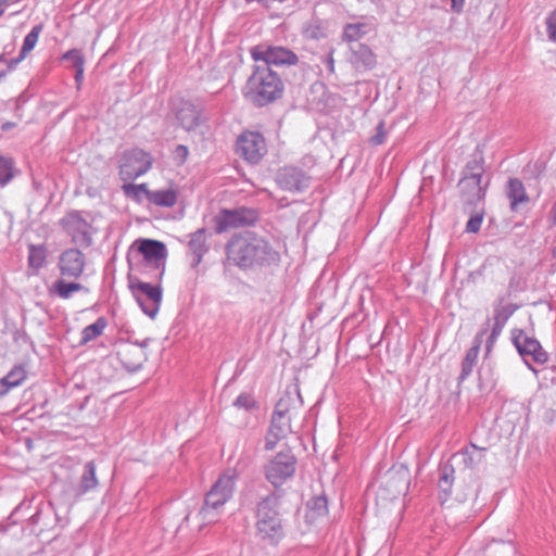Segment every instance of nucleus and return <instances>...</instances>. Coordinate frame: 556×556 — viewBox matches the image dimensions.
<instances>
[{"label": "nucleus", "instance_id": "nucleus-1", "mask_svg": "<svg viewBox=\"0 0 556 556\" xmlns=\"http://www.w3.org/2000/svg\"><path fill=\"white\" fill-rule=\"evenodd\" d=\"M227 260L241 269L276 265L279 252L264 238L252 231L235 235L226 244Z\"/></svg>", "mask_w": 556, "mask_h": 556}, {"label": "nucleus", "instance_id": "nucleus-2", "mask_svg": "<svg viewBox=\"0 0 556 556\" xmlns=\"http://www.w3.org/2000/svg\"><path fill=\"white\" fill-rule=\"evenodd\" d=\"M238 473L229 468L220 473L211 489L206 492L204 503L197 517L202 525L214 523L218 520L225 504L232 497Z\"/></svg>", "mask_w": 556, "mask_h": 556}, {"label": "nucleus", "instance_id": "nucleus-3", "mask_svg": "<svg viewBox=\"0 0 556 556\" xmlns=\"http://www.w3.org/2000/svg\"><path fill=\"white\" fill-rule=\"evenodd\" d=\"M283 93V83L279 75L266 65H255L249 77L243 94L257 106H264L279 99Z\"/></svg>", "mask_w": 556, "mask_h": 556}, {"label": "nucleus", "instance_id": "nucleus-4", "mask_svg": "<svg viewBox=\"0 0 556 556\" xmlns=\"http://www.w3.org/2000/svg\"><path fill=\"white\" fill-rule=\"evenodd\" d=\"M279 496L270 493L256 505V535L265 543L276 546L285 538V528L279 510Z\"/></svg>", "mask_w": 556, "mask_h": 556}, {"label": "nucleus", "instance_id": "nucleus-5", "mask_svg": "<svg viewBox=\"0 0 556 556\" xmlns=\"http://www.w3.org/2000/svg\"><path fill=\"white\" fill-rule=\"evenodd\" d=\"M485 159L483 147L478 144L462 170L458 187L469 201L481 200L490 186V177L485 176Z\"/></svg>", "mask_w": 556, "mask_h": 556}, {"label": "nucleus", "instance_id": "nucleus-6", "mask_svg": "<svg viewBox=\"0 0 556 556\" xmlns=\"http://www.w3.org/2000/svg\"><path fill=\"white\" fill-rule=\"evenodd\" d=\"M138 253L142 256L140 271L150 279L161 281L166 266L165 244L152 239H142L139 241Z\"/></svg>", "mask_w": 556, "mask_h": 556}, {"label": "nucleus", "instance_id": "nucleus-7", "mask_svg": "<svg viewBox=\"0 0 556 556\" xmlns=\"http://www.w3.org/2000/svg\"><path fill=\"white\" fill-rule=\"evenodd\" d=\"M129 289L142 313L154 319L160 311L163 299V289L160 281L152 285L139 279H130Z\"/></svg>", "mask_w": 556, "mask_h": 556}, {"label": "nucleus", "instance_id": "nucleus-8", "mask_svg": "<svg viewBox=\"0 0 556 556\" xmlns=\"http://www.w3.org/2000/svg\"><path fill=\"white\" fill-rule=\"evenodd\" d=\"M152 164L151 153L139 148L125 150L118 160L119 177L123 181L135 180L148 173Z\"/></svg>", "mask_w": 556, "mask_h": 556}, {"label": "nucleus", "instance_id": "nucleus-9", "mask_svg": "<svg viewBox=\"0 0 556 556\" xmlns=\"http://www.w3.org/2000/svg\"><path fill=\"white\" fill-rule=\"evenodd\" d=\"M251 58L255 62H262V65L292 66L298 64V55L290 49L281 46L257 45L250 50Z\"/></svg>", "mask_w": 556, "mask_h": 556}, {"label": "nucleus", "instance_id": "nucleus-10", "mask_svg": "<svg viewBox=\"0 0 556 556\" xmlns=\"http://www.w3.org/2000/svg\"><path fill=\"white\" fill-rule=\"evenodd\" d=\"M296 468V458L291 451L279 452L265 466V477L275 488L290 479Z\"/></svg>", "mask_w": 556, "mask_h": 556}, {"label": "nucleus", "instance_id": "nucleus-11", "mask_svg": "<svg viewBox=\"0 0 556 556\" xmlns=\"http://www.w3.org/2000/svg\"><path fill=\"white\" fill-rule=\"evenodd\" d=\"M60 225L71 237L72 242L89 248L92 244L91 225L79 211H72L60 219Z\"/></svg>", "mask_w": 556, "mask_h": 556}, {"label": "nucleus", "instance_id": "nucleus-12", "mask_svg": "<svg viewBox=\"0 0 556 556\" xmlns=\"http://www.w3.org/2000/svg\"><path fill=\"white\" fill-rule=\"evenodd\" d=\"M213 220L216 233H223L232 228L253 224L256 220V214L253 210L245 207L224 208L218 212Z\"/></svg>", "mask_w": 556, "mask_h": 556}, {"label": "nucleus", "instance_id": "nucleus-13", "mask_svg": "<svg viewBox=\"0 0 556 556\" xmlns=\"http://www.w3.org/2000/svg\"><path fill=\"white\" fill-rule=\"evenodd\" d=\"M513 341L523 362L533 372H538V370L532 364L543 365L547 362V353L542 349L536 339L528 337L523 331H519L514 336Z\"/></svg>", "mask_w": 556, "mask_h": 556}, {"label": "nucleus", "instance_id": "nucleus-14", "mask_svg": "<svg viewBox=\"0 0 556 556\" xmlns=\"http://www.w3.org/2000/svg\"><path fill=\"white\" fill-rule=\"evenodd\" d=\"M291 432V418L288 408L280 401L273 413L270 426L265 439V450L271 451L277 443Z\"/></svg>", "mask_w": 556, "mask_h": 556}, {"label": "nucleus", "instance_id": "nucleus-15", "mask_svg": "<svg viewBox=\"0 0 556 556\" xmlns=\"http://www.w3.org/2000/svg\"><path fill=\"white\" fill-rule=\"evenodd\" d=\"M236 151L248 163L256 164L265 155L267 148L260 132L245 131L237 139Z\"/></svg>", "mask_w": 556, "mask_h": 556}, {"label": "nucleus", "instance_id": "nucleus-16", "mask_svg": "<svg viewBox=\"0 0 556 556\" xmlns=\"http://www.w3.org/2000/svg\"><path fill=\"white\" fill-rule=\"evenodd\" d=\"M85 267L86 257L79 249H66L59 256L58 268L62 277L78 279L83 276Z\"/></svg>", "mask_w": 556, "mask_h": 556}, {"label": "nucleus", "instance_id": "nucleus-17", "mask_svg": "<svg viewBox=\"0 0 556 556\" xmlns=\"http://www.w3.org/2000/svg\"><path fill=\"white\" fill-rule=\"evenodd\" d=\"M277 184L287 191H303L309 187V176L298 167H285L277 174Z\"/></svg>", "mask_w": 556, "mask_h": 556}, {"label": "nucleus", "instance_id": "nucleus-18", "mask_svg": "<svg viewBox=\"0 0 556 556\" xmlns=\"http://www.w3.org/2000/svg\"><path fill=\"white\" fill-rule=\"evenodd\" d=\"M346 60L356 72L370 71L377 64L376 54L372 52L371 48L365 43H354L350 46Z\"/></svg>", "mask_w": 556, "mask_h": 556}, {"label": "nucleus", "instance_id": "nucleus-19", "mask_svg": "<svg viewBox=\"0 0 556 556\" xmlns=\"http://www.w3.org/2000/svg\"><path fill=\"white\" fill-rule=\"evenodd\" d=\"M150 339H146L142 342L130 343L122 352V362L128 371L136 372L141 369L143 363L147 361L148 355L146 349L148 348Z\"/></svg>", "mask_w": 556, "mask_h": 556}, {"label": "nucleus", "instance_id": "nucleus-20", "mask_svg": "<svg viewBox=\"0 0 556 556\" xmlns=\"http://www.w3.org/2000/svg\"><path fill=\"white\" fill-rule=\"evenodd\" d=\"M189 237L188 249L192 255L191 268L195 269L202 262L203 256L208 252V232L205 228H199L190 233Z\"/></svg>", "mask_w": 556, "mask_h": 556}, {"label": "nucleus", "instance_id": "nucleus-21", "mask_svg": "<svg viewBox=\"0 0 556 556\" xmlns=\"http://www.w3.org/2000/svg\"><path fill=\"white\" fill-rule=\"evenodd\" d=\"M180 126L187 130H194L202 123L201 111L193 103L185 101L180 104L176 113Z\"/></svg>", "mask_w": 556, "mask_h": 556}, {"label": "nucleus", "instance_id": "nucleus-22", "mask_svg": "<svg viewBox=\"0 0 556 556\" xmlns=\"http://www.w3.org/2000/svg\"><path fill=\"white\" fill-rule=\"evenodd\" d=\"M375 29V25L369 21H358L354 23H348L344 25L342 30V41L346 42L348 46L354 43H361L359 40Z\"/></svg>", "mask_w": 556, "mask_h": 556}, {"label": "nucleus", "instance_id": "nucleus-23", "mask_svg": "<svg viewBox=\"0 0 556 556\" xmlns=\"http://www.w3.org/2000/svg\"><path fill=\"white\" fill-rule=\"evenodd\" d=\"M485 333H486V330H481L480 332H478L475 336L472 345L466 352L465 358L462 363V371H460V376H459L460 380H465L466 378H468L471 375L473 367L477 364L480 346L483 342V337Z\"/></svg>", "mask_w": 556, "mask_h": 556}, {"label": "nucleus", "instance_id": "nucleus-24", "mask_svg": "<svg viewBox=\"0 0 556 556\" xmlns=\"http://www.w3.org/2000/svg\"><path fill=\"white\" fill-rule=\"evenodd\" d=\"M48 250L45 244L28 245V274L37 275L46 266Z\"/></svg>", "mask_w": 556, "mask_h": 556}, {"label": "nucleus", "instance_id": "nucleus-25", "mask_svg": "<svg viewBox=\"0 0 556 556\" xmlns=\"http://www.w3.org/2000/svg\"><path fill=\"white\" fill-rule=\"evenodd\" d=\"M147 200L159 207H173L178 200V191L174 188L150 190L147 192Z\"/></svg>", "mask_w": 556, "mask_h": 556}, {"label": "nucleus", "instance_id": "nucleus-26", "mask_svg": "<svg viewBox=\"0 0 556 556\" xmlns=\"http://www.w3.org/2000/svg\"><path fill=\"white\" fill-rule=\"evenodd\" d=\"M506 195L509 199L511 211H516L519 204L527 203L529 197L522 181L518 178H509L506 188Z\"/></svg>", "mask_w": 556, "mask_h": 556}, {"label": "nucleus", "instance_id": "nucleus-27", "mask_svg": "<svg viewBox=\"0 0 556 556\" xmlns=\"http://www.w3.org/2000/svg\"><path fill=\"white\" fill-rule=\"evenodd\" d=\"M89 292V289L81 283L78 282H67L63 279H58L53 282L50 292L53 295L62 300H68L72 298L75 292Z\"/></svg>", "mask_w": 556, "mask_h": 556}, {"label": "nucleus", "instance_id": "nucleus-28", "mask_svg": "<svg viewBox=\"0 0 556 556\" xmlns=\"http://www.w3.org/2000/svg\"><path fill=\"white\" fill-rule=\"evenodd\" d=\"M98 486V479L96 476V465L94 463L88 462L84 466V471L80 477V482L78 488L76 489V496H81L89 491L96 489Z\"/></svg>", "mask_w": 556, "mask_h": 556}, {"label": "nucleus", "instance_id": "nucleus-29", "mask_svg": "<svg viewBox=\"0 0 556 556\" xmlns=\"http://www.w3.org/2000/svg\"><path fill=\"white\" fill-rule=\"evenodd\" d=\"M42 30V25H35L31 30L25 36L20 54L15 60V63L23 61L26 55L35 48L38 42L39 35Z\"/></svg>", "mask_w": 556, "mask_h": 556}, {"label": "nucleus", "instance_id": "nucleus-30", "mask_svg": "<svg viewBox=\"0 0 556 556\" xmlns=\"http://www.w3.org/2000/svg\"><path fill=\"white\" fill-rule=\"evenodd\" d=\"M108 327V319L103 316L97 318V320L85 327L81 331V343H88L98 337H100L105 328Z\"/></svg>", "mask_w": 556, "mask_h": 556}, {"label": "nucleus", "instance_id": "nucleus-31", "mask_svg": "<svg viewBox=\"0 0 556 556\" xmlns=\"http://www.w3.org/2000/svg\"><path fill=\"white\" fill-rule=\"evenodd\" d=\"M513 314V311L506 312L503 311H496L494 316V325L491 331V334L488 338L486 341V350L490 351L493 342L495 341L496 337L501 333L506 320L509 318V316Z\"/></svg>", "mask_w": 556, "mask_h": 556}, {"label": "nucleus", "instance_id": "nucleus-32", "mask_svg": "<svg viewBox=\"0 0 556 556\" xmlns=\"http://www.w3.org/2000/svg\"><path fill=\"white\" fill-rule=\"evenodd\" d=\"M26 370L23 366H14L3 378H1L2 382L5 387H8V391L13 388H16L23 383L26 379Z\"/></svg>", "mask_w": 556, "mask_h": 556}, {"label": "nucleus", "instance_id": "nucleus-33", "mask_svg": "<svg viewBox=\"0 0 556 556\" xmlns=\"http://www.w3.org/2000/svg\"><path fill=\"white\" fill-rule=\"evenodd\" d=\"M484 451L485 448L478 447L476 444H471L469 447H466L463 452L466 466L475 467L481 463Z\"/></svg>", "mask_w": 556, "mask_h": 556}, {"label": "nucleus", "instance_id": "nucleus-34", "mask_svg": "<svg viewBox=\"0 0 556 556\" xmlns=\"http://www.w3.org/2000/svg\"><path fill=\"white\" fill-rule=\"evenodd\" d=\"M123 191L126 194V197L131 198L136 202H141L142 194L147 198V192H150V190L147 187V184H127L123 186Z\"/></svg>", "mask_w": 556, "mask_h": 556}, {"label": "nucleus", "instance_id": "nucleus-35", "mask_svg": "<svg viewBox=\"0 0 556 556\" xmlns=\"http://www.w3.org/2000/svg\"><path fill=\"white\" fill-rule=\"evenodd\" d=\"M14 163L11 159L0 155V186L4 187L13 178Z\"/></svg>", "mask_w": 556, "mask_h": 556}, {"label": "nucleus", "instance_id": "nucleus-36", "mask_svg": "<svg viewBox=\"0 0 556 556\" xmlns=\"http://www.w3.org/2000/svg\"><path fill=\"white\" fill-rule=\"evenodd\" d=\"M453 481L454 469L444 468L439 479V489L441 492L445 493L446 496L451 495Z\"/></svg>", "mask_w": 556, "mask_h": 556}, {"label": "nucleus", "instance_id": "nucleus-37", "mask_svg": "<svg viewBox=\"0 0 556 556\" xmlns=\"http://www.w3.org/2000/svg\"><path fill=\"white\" fill-rule=\"evenodd\" d=\"M233 405L238 408L251 410L256 407V401L254 400L252 394L241 393L235 400Z\"/></svg>", "mask_w": 556, "mask_h": 556}, {"label": "nucleus", "instance_id": "nucleus-38", "mask_svg": "<svg viewBox=\"0 0 556 556\" xmlns=\"http://www.w3.org/2000/svg\"><path fill=\"white\" fill-rule=\"evenodd\" d=\"M307 507L317 515L327 513V498L325 496H315L307 502Z\"/></svg>", "mask_w": 556, "mask_h": 556}, {"label": "nucleus", "instance_id": "nucleus-39", "mask_svg": "<svg viewBox=\"0 0 556 556\" xmlns=\"http://www.w3.org/2000/svg\"><path fill=\"white\" fill-rule=\"evenodd\" d=\"M63 60H67V61H71L74 68L79 66V65H84L85 64V59H84V55L83 53L77 50V49H71L68 50L67 52H65L62 56Z\"/></svg>", "mask_w": 556, "mask_h": 556}, {"label": "nucleus", "instance_id": "nucleus-40", "mask_svg": "<svg viewBox=\"0 0 556 556\" xmlns=\"http://www.w3.org/2000/svg\"><path fill=\"white\" fill-rule=\"evenodd\" d=\"M189 155V149L185 144H178L173 151V160L177 165L186 163Z\"/></svg>", "mask_w": 556, "mask_h": 556}, {"label": "nucleus", "instance_id": "nucleus-41", "mask_svg": "<svg viewBox=\"0 0 556 556\" xmlns=\"http://www.w3.org/2000/svg\"><path fill=\"white\" fill-rule=\"evenodd\" d=\"M546 31L548 39L556 42V9L546 18Z\"/></svg>", "mask_w": 556, "mask_h": 556}, {"label": "nucleus", "instance_id": "nucleus-42", "mask_svg": "<svg viewBox=\"0 0 556 556\" xmlns=\"http://www.w3.org/2000/svg\"><path fill=\"white\" fill-rule=\"evenodd\" d=\"M387 139V131L384 129V122L381 121L377 125L376 135L370 138V143L374 146L382 144Z\"/></svg>", "mask_w": 556, "mask_h": 556}, {"label": "nucleus", "instance_id": "nucleus-43", "mask_svg": "<svg viewBox=\"0 0 556 556\" xmlns=\"http://www.w3.org/2000/svg\"><path fill=\"white\" fill-rule=\"evenodd\" d=\"M482 216L481 215H475L469 218L466 225V230L468 232H478L482 225Z\"/></svg>", "mask_w": 556, "mask_h": 556}, {"label": "nucleus", "instance_id": "nucleus-44", "mask_svg": "<svg viewBox=\"0 0 556 556\" xmlns=\"http://www.w3.org/2000/svg\"><path fill=\"white\" fill-rule=\"evenodd\" d=\"M324 63H325V66L327 68V71L331 74L334 73V58H333V52H329L325 59H324Z\"/></svg>", "mask_w": 556, "mask_h": 556}, {"label": "nucleus", "instance_id": "nucleus-45", "mask_svg": "<svg viewBox=\"0 0 556 556\" xmlns=\"http://www.w3.org/2000/svg\"><path fill=\"white\" fill-rule=\"evenodd\" d=\"M465 4V0H451V8L454 12H462Z\"/></svg>", "mask_w": 556, "mask_h": 556}, {"label": "nucleus", "instance_id": "nucleus-46", "mask_svg": "<svg viewBox=\"0 0 556 556\" xmlns=\"http://www.w3.org/2000/svg\"><path fill=\"white\" fill-rule=\"evenodd\" d=\"M75 81L77 83V85H80L84 78V65H79L75 67Z\"/></svg>", "mask_w": 556, "mask_h": 556}, {"label": "nucleus", "instance_id": "nucleus-47", "mask_svg": "<svg viewBox=\"0 0 556 556\" xmlns=\"http://www.w3.org/2000/svg\"><path fill=\"white\" fill-rule=\"evenodd\" d=\"M549 223L553 227H556V200L553 206L551 207L549 214H548Z\"/></svg>", "mask_w": 556, "mask_h": 556}, {"label": "nucleus", "instance_id": "nucleus-48", "mask_svg": "<svg viewBox=\"0 0 556 556\" xmlns=\"http://www.w3.org/2000/svg\"><path fill=\"white\" fill-rule=\"evenodd\" d=\"M15 126H16V124L13 123V122H5V123L2 124L1 130L2 131H9V130L13 129Z\"/></svg>", "mask_w": 556, "mask_h": 556}, {"label": "nucleus", "instance_id": "nucleus-49", "mask_svg": "<svg viewBox=\"0 0 556 556\" xmlns=\"http://www.w3.org/2000/svg\"><path fill=\"white\" fill-rule=\"evenodd\" d=\"M8 392V387H5L2 380L0 379V397L4 396Z\"/></svg>", "mask_w": 556, "mask_h": 556}, {"label": "nucleus", "instance_id": "nucleus-50", "mask_svg": "<svg viewBox=\"0 0 556 556\" xmlns=\"http://www.w3.org/2000/svg\"><path fill=\"white\" fill-rule=\"evenodd\" d=\"M7 531H8V526L1 523L0 525V535L5 534Z\"/></svg>", "mask_w": 556, "mask_h": 556}, {"label": "nucleus", "instance_id": "nucleus-51", "mask_svg": "<svg viewBox=\"0 0 556 556\" xmlns=\"http://www.w3.org/2000/svg\"><path fill=\"white\" fill-rule=\"evenodd\" d=\"M5 1H0V16L4 13Z\"/></svg>", "mask_w": 556, "mask_h": 556}, {"label": "nucleus", "instance_id": "nucleus-52", "mask_svg": "<svg viewBox=\"0 0 556 556\" xmlns=\"http://www.w3.org/2000/svg\"><path fill=\"white\" fill-rule=\"evenodd\" d=\"M15 60H16V59H14V60H12V61L10 62V67H11V68H13L15 65H17V64H18V63H15Z\"/></svg>", "mask_w": 556, "mask_h": 556}, {"label": "nucleus", "instance_id": "nucleus-53", "mask_svg": "<svg viewBox=\"0 0 556 556\" xmlns=\"http://www.w3.org/2000/svg\"><path fill=\"white\" fill-rule=\"evenodd\" d=\"M127 359L136 361V356H135V355H128V356H127Z\"/></svg>", "mask_w": 556, "mask_h": 556}, {"label": "nucleus", "instance_id": "nucleus-54", "mask_svg": "<svg viewBox=\"0 0 556 556\" xmlns=\"http://www.w3.org/2000/svg\"><path fill=\"white\" fill-rule=\"evenodd\" d=\"M4 76H5V72H4V71L0 72V80H1Z\"/></svg>", "mask_w": 556, "mask_h": 556}, {"label": "nucleus", "instance_id": "nucleus-55", "mask_svg": "<svg viewBox=\"0 0 556 556\" xmlns=\"http://www.w3.org/2000/svg\"><path fill=\"white\" fill-rule=\"evenodd\" d=\"M3 60V55H0V62Z\"/></svg>", "mask_w": 556, "mask_h": 556}, {"label": "nucleus", "instance_id": "nucleus-56", "mask_svg": "<svg viewBox=\"0 0 556 556\" xmlns=\"http://www.w3.org/2000/svg\"><path fill=\"white\" fill-rule=\"evenodd\" d=\"M13 2H20L21 0H12Z\"/></svg>", "mask_w": 556, "mask_h": 556}]
</instances>
